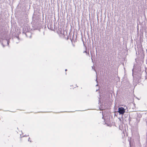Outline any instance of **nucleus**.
<instances>
[{"instance_id":"obj_4","label":"nucleus","mask_w":147,"mask_h":147,"mask_svg":"<svg viewBox=\"0 0 147 147\" xmlns=\"http://www.w3.org/2000/svg\"><path fill=\"white\" fill-rule=\"evenodd\" d=\"M4 42V41H3V43ZM2 45L3 44V43H2Z\"/></svg>"},{"instance_id":"obj_1","label":"nucleus","mask_w":147,"mask_h":147,"mask_svg":"<svg viewBox=\"0 0 147 147\" xmlns=\"http://www.w3.org/2000/svg\"><path fill=\"white\" fill-rule=\"evenodd\" d=\"M118 112L119 114L123 115L125 112V109L124 108L121 107L118 108Z\"/></svg>"},{"instance_id":"obj_3","label":"nucleus","mask_w":147,"mask_h":147,"mask_svg":"<svg viewBox=\"0 0 147 147\" xmlns=\"http://www.w3.org/2000/svg\"><path fill=\"white\" fill-rule=\"evenodd\" d=\"M67 69H65V71H67Z\"/></svg>"},{"instance_id":"obj_2","label":"nucleus","mask_w":147,"mask_h":147,"mask_svg":"<svg viewBox=\"0 0 147 147\" xmlns=\"http://www.w3.org/2000/svg\"><path fill=\"white\" fill-rule=\"evenodd\" d=\"M7 45H8V44H9V41L8 40H7Z\"/></svg>"}]
</instances>
